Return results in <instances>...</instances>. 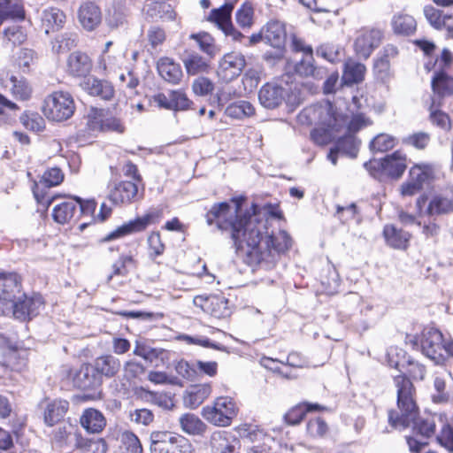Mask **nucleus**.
I'll list each match as a JSON object with an SVG mask.
<instances>
[{
    "mask_svg": "<svg viewBox=\"0 0 453 453\" xmlns=\"http://www.w3.org/2000/svg\"><path fill=\"white\" fill-rule=\"evenodd\" d=\"M244 197L234 198L235 204L232 212L228 203H215L206 213V222H216L219 229L227 231L237 250H244L250 261L262 268L271 269L279 261L280 255L290 249L292 239L286 231L276 234L268 232V219L257 212L252 204L253 213L242 215Z\"/></svg>",
    "mask_w": 453,
    "mask_h": 453,
    "instance_id": "nucleus-1",
    "label": "nucleus"
},
{
    "mask_svg": "<svg viewBox=\"0 0 453 453\" xmlns=\"http://www.w3.org/2000/svg\"><path fill=\"white\" fill-rule=\"evenodd\" d=\"M397 393V410L388 411V422L394 428H406L413 424V430L424 437H430L435 431L434 417L418 418V408L416 403V390L404 375L394 378Z\"/></svg>",
    "mask_w": 453,
    "mask_h": 453,
    "instance_id": "nucleus-2",
    "label": "nucleus"
},
{
    "mask_svg": "<svg viewBox=\"0 0 453 453\" xmlns=\"http://www.w3.org/2000/svg\"><path fill=\"white\" fill-rule=\"evenodd\" d=\"M0 294H4L0 302V315L13 316L21 321L36 316L43 305L41 296L28 297L22 293L21 279L17 273L4 281L0 280Z\"/></svg>",
    "mask_w": 453,
    "mask_h": 453,
    "instance_id": "nucleus-3",
    "label": "nucleus"
},
{
    "mask_svg": "<svg viewBox=\"0 0 453 453\" xmlns=\"http://www.w3.org/2000/svg\"><path fill=\"white\" fill-rule=\"evenodd\" d=\"M312 111L315 115H319L322 123L340 132L355 134L370 125L369 119L364 114L354 115L351 119H349L347 115L337 113L330 102L319 104Z\"/></svg>",
    "mask_w": 453,
    "mask_h": 453,
    "instance_id": "nucleus-4",
    "label": "nucleus"
},
{
    "mask_svg": "<svg viewBox=\"0 0 453 453\" xmlns=\"http://www.w3.org/2000/svg\"><path fill=\"white\" fill-rule=\"evenodd\" d=\"M150 453H195L191 442L184 436L169 431L150 434Z\"/></svg>",
    "mask_w": 453,
    "mask_h": 453,
    "instance_id": "nucleus-5",
    "label": "nucleus"
},
{
    "mask_svg": "<svg viewBox=\"0 0 453 453\" xmlns=\"http://www.w3.org/2000/svg\"><path fill=\"white\" fill-rule=\"evenodd\" d=\"M238 409L232 398L220 396L215 399L212 405H206L202 410L203 418L216 426H229L237 415Z\"/></svg>",
    "mask_w": 453,
    "mask_h": 453,
    "instance_id": "nucleus-6",
    "label": "nucleus"
},
{
    "mask_svg": "<svg viewBox=\"0 0 453 453\" xmlns=\"http://www.w3.org/2000/svg\"><path fill=\"white\" fill-rule=\"evenodd\" d=\"M75 110L73 96L68 92L55 91L49 95L42 107L44 115L53 121H64L70 119Z\"/></svg>",
    "mask_w": 453,
    "mask_h": 453,
    "instance_id": "nucleus-7",
    "label": "nucleus"
},
{
    "mask_svg": "<svg viewBox=\"0 0 453 453\" xmlns=\"http://www.w3.org/2000/svg\"><path fill=\"white\" fill-rule=\"evenodd\" d=\"M63 180L64 173L59 168L53 167L45 171L39 182L35 183L33 188V193L36 201L48 209L58 196L48 197L47 189L59 185Z\"/></svg>",
    "mask_w": 453,
    "mask_h": 453,
    "instance_id": "nucleus-8",
    "label": "nucleus"
},
{
    "mask_svg": "<svg viewBox=\"0 0 453 453\" xmlns=\"http://www.w3.org/2000/svg\"><path fill=\"white\" fill-rule=\"evenodd\" d=\"M162 216V211L159 210H154L146 213L142 217H139L134 220H130L127 223L116 228L111 232L104 238V242H109L113 239H117L133 233L142 232L147 228L150 224H154L158 221Z\"/></svg>",
    "mask_w": 453,
    "mask_h": 453,
    "instance_id": "nucleus-9",
    "label": "nucleus"
},
{
    "mask_svg": "<svg viewBox=\"0 0 453 453\" xmlns=\"http://www.w3.org/2000/svg\"><path fill=\"white\" fill-rule=\"evenodd\" d=\"M383 38V32L378 28H362L354 42L356 54L367 59L372 51L379 47Z\"/></svg>",
    "mask_w": 453,
    "mask_h": 453,
    "instance_id": "nucleus-10",
    "label": "nucleus"
},
{
    "mask_svg": "<svg viewBox=\"0 0 453 453\" xmlns=\"http://www.w3.org/2000/svg\"><path fill=\"white\" fill-rule=\"evenodd\" d=\"M422 352L436 364L444 359V344L442 334L434 328L423 332L421 339Z\"/></svg>",
    "mask_w": 453,
    "mask_h": 453,
    "instance_id": "nucleus-11",
    "label": "nucleus"
},
{
    "mask_svg": "<svg viewBox=\"0 0 453 453\" xmlns=\"http://www.w3.org/2000/svg\"><path fill=\"white\" fill-rule=\"evenodd\" d=\"M245 65V58L241 53H227L219 62L217 74L223 82H230L241 74Z\"/></svg>",
    "mask_w": 453,
    "mask_h": 453,
    "instance_id": "nucleus-12",
    "label": "nucleus"
},
{
    "mask_svg": "<svg viewBox=\"0 0 453 453\" xmlns=\"http://www.w3.org/2000/svg\"><path fill=\"white\" fill-rule=\"evenodd\" d=\"M233 10L234 4L226 3L221 7L211 10L209 20L215 22L226 36H231L234 41H239L244 36L232 24L231 13Z\"/></svg>",
    "mask_w": 453,
    "mask_h": 453,
    "instance_id": "nucleus-13",
    "label": "nucleus"
},
{
    "mask_svg": "<svg viewBox=\"0 0 453 453\" xmlns=\"http://www.w3.org/2000/svg\"><path fill=\"white\" fill-rule=\"evenodd\" d=\"M286 89L274 82L264 84L258 91L260 104L266 109L278 108L285 100Z\"/></svg>",
    "mask_w": 453,
    "mask_h": 453,
    "instance_id": "nucleus-14",
    "label": "nucleus"
},
{
    "mask_svg": "<svg viewBox=\"0 0 453 453\" xmlns=\"http://www.w3.org/2000/svg\"><path fill=\"white\" fill-rule=\"evenodd\" d=\"M88 126L92 130L123 133L125 127L120 119L112 116H104L103 110H92L88 115Z\"/></svg>",
    "mask_w": 453,
    "mask_h": 453,
    "instance_id": "nucleus-15",
    "label": "nucleus"
},
{
    "mask_svg": "<svg viewBox=\"0 0 453 453\" xmlns=\"http://www.w3.org/2000/svg\"><path fill=\"white\" fill-rule=\"evenodd\" d=\"M198 300L203 301V303L200 304V307L214 318L224 319L229 317L231 314V309L228 306V300L224 296H196L194 299V303L197 304Z\"/></svg>",
    "mask_w": 453,
    "mask_h": 453,
    "instance_id": "nucleus-16",
    "label": "nucleus"
},
{
    "mask_svg": "<svg viewBox=\"0 0 453 453\" xmlns=\"http://www.w3.org/2000/svg\"><path fill=\"white\" fill-rule=\"evenodd\" d=\"M342 137H339L335 143V147L330 150L327 156L333 165H336L337 154L342 153L350 157H356L357 155L360 142L354 136L352 133H345Z\"/></svg>",
    "mask_w": 453,
    "mask_h": 453,
    "instance_id": "nucleus-17",
    "label": "nucleus"
},
{
    "mask_svg": "<svg viewBox=\"0 0 453 453\" xmlns=\"http://www.w3.org/2000/svg\"><path fill=\"white\" fill-rule=\"evenodd\" d=\"M80 86L90 96H98L103 100L109 101L114 96V88L111 82L94 76L85 78Z\"/></svg>",
    "mask_w": 453,
    "mask_h": 453,
    "instance_id": "nucleus-18",
    "label": "nucleus"
},
{
    "mask_svg": "<svg viewBox=\"0 0 453 453\" xmlns=\"http://www.w3.org/2000/svg\"><path fill=\"white\" fill-rule=\"evenodd\" d=\"M262 27L265 43L278 50L284 48L287 33L283 23L278 20H271Z\"/></svg>",
    "mask_w": 453,
    "mask_h": 453,
    "instance_id": "nucleus-19",
    "label": "nucleus"
},
{
    "mask_svg": "<svg viewBox=\"0 0 453 453\" xmlns=\"http://www.w3.org/2000/svg\"><path fill=\"white\" fill-rule=\"evenodd\" d=\"M78 18L83 28L88 31H92L101 24L102 12L96 4L87 2L81 5Z\"/></svg>",
    "mask_w": 453,
    "mask_h": 453,
    "instance_id": "nucleus-20",
    "label": "nucleus"
},
{
    "mask_svg": "<svg viewBox=\"0 0 453 453\" xmlns=\"http://www.w3.org/2000/svg\"><path fill=\"white\" fill-rule=\"evenodd\" d=\"M92 69L90 58L81 51L71 53L67 58V73L74 77H86Z\"/></svg>",
    "mask_w": 453,
    "mask_h": 453,
    "instance_id": "nucleus-21",
    "label": "nucleus"
},
{
    "mask_svg": "<svg viewBox=\"0 0 453 453\" xmlns=\"http://www.w3.org/2000/svg\"><path fill=\"white\" fill-rule=\"evenodd\" d=\"M80 423L88 433L99 434L106 426V418L100 411L88 408L81 416Z\"/></svg>",
    "mask_w": 453,
    "mask_h": 453,
    "instance_id": "nucleus-22",
    "label": "nucleus"
},
{
    "mask_svg": "<svg viewBox=\"0 0 453 453\" xmlns=\"http://www.w3.org/2000/svg\"><path fill=\"white\" fill-rule=\"evenodd\" d=\"M138 195V187L134 181H120L110 193V200L116 203H131Z\"/></svg>",
    "mask_w": 453,
    "mask_h": 453,
    "instance_id": "nucleus-23",
    "label": "nucleus"
},
{
    "mask_svg": "<svg viewBox=\"0 0 453 453\" xmlns=\"http://www.w3.org/2000/svg\"><path fill=\"white\" fill-rule=\"evenodd\" d=\"M319 104H317L318 106ZM316 107V105L310 107L305 110L304 114L309 116L312 120H317L320 125L323 126L321 128H315L311 131V139L319 145H325L329 142L331 139H334L337 136V134L341 133L340 131H336L327 125L322 123L319 119V115H315L312 110Z\"/></svg>",
    "mask_w": 453,
    "mask_h": 453,
    "instance_id": "nucleus-24",
    "label": "nucleus"
},
{
    "mask_svg": "<svg viewBox=\"0 0 453 453\" xmlns=\"http://www.w3.org/2000/svg\"><path fill=\"white\" fill-rule=\"evenodd\" d=\"M406 167V156L399 150L383 158V173L392 178H400L405 172Z\"/></svg>",
    "mask_w": 453,
    "mask_h": 453,
    "instance_id": "nucleus-25",
    "label": "nucleus"
},
{
    "mask_svg": "<svg viewBox=\"0 0 453 453\" xmlns=\"http://www.w3.org/2000/svg\"><path fill=\"white\" fill-rule=\"evenodd\" d=\"M211 393V387L209 383L191 387L183 395V403L187 408L196 409Z\"/></svg>",
    "mask_w": 453,
    "mask_h": 453,
    "instance_id": "nucleus-26",
    "label": "nucleus"
},
{
    "mask_svg": "<svg viewBox=\"0 0 453 453\" xmlns=\"http://www.w3.org/2000/svg\"><path fill=\"white\" fill-rule=\"evenodd\" d=\"M391 27L395 35L411 36L417 30V21L411 15L397 13L391 19Z\"/></svg>",
    "mask_w": 453,
    "mask_h": 453,
    "instance_id": "nucleus-27",
    "label": "nucleus"
},
{
    "mask_svg": "<svg viewBox=\"0 0 453 453\" xmlns=\"http://www.w3.org/2000/svg\"><path fill=\"white\" fill-rule=\"evenodd\" d=\"M159 75L166 81L176 84L182 77V71L179 64L169 58H161L157 65Z\"/></svg>",
    "mask_w": 453,
    "mask_h": 453,
    "instance_id": "nucleus-28",
    "label": "nucleus"
},
{
    "mask_svg": "<svg viewBox=\"0 0 453 453\" xmlns=\"http://www.w3.org/2000/svg\"><path fill=\"white\" fill-rule=\"evenodd\" d=\"M238 441L228 437L226 432H215L212 434L210 445L212 453H239L236 448Z\"/></svg>",
    "mask_w": 453,
    "mask_h": 453,
    "instance_id": "nucleus-29",
    "label": "nucleus"
},
{
    "mask_svg": "<svg viewBox=\"0 0 453 453\" xmlns=\"http://www.w3.org/2000/svg\"><path fill=\"white\" fill-rule=\"evenodd\" d=\"M41 20L45 33L50 34V32L58 30L63 27L65 21V15L61 10L50 7L43 10Z\"/></svg>",
    "mask_w": 453,
    "mask_h": 453,
    "instance_id": "nucleus-30",
    "label": "nucleus"
},
{
    "mask_svg": "<svg viewBox=\"0 0 453 453\" xmlns=\"http://www.w3.org/2000/svg\"><path fill=\"white\" fill-rule=\"evenodd\" d=\"M12 96L20 101H27L32 96V88L24 77L12 75L5 84Z\"/></svg>",
    "mask_w": 453,
    "mask_h": 453,
    "instance_id": "nucleus-31",
    "label": "nucleus"
},
{
    "mask_svg": "<svg viewBox=\"0 0 453 453\" xmlns=\"http://www.w3.org/2000/svg\"><path fill=\"white\" fill-rule=\"evenodd\" d=\"M453 212V200L441 195L434 196L428 203L426 214L441 217Z\"/></svg>",
    "mask_w": 453,
    "mask_h": 453,
    "instance_id": "nucleus-32",
    "label": "nucleus"
},
{
    "mask_svg": "<svg viewBox=\"0 0 453 453\" xmlns=\"http://www.w3.org/2000/svg\"><path fill=\"white\" fill-rule=\"evenodd\" d=\"M121 366L119 358L112 355H104L98 357L95 360V370L97 373L104 375L105 377H114L119 371Z\"/></svg>",
    "mask_w": 453,
    "mask_h": 453,
    "instance_id": "nucleus-33",
    "label": "nucleus"
},
{
    "mask_svg": "<svg viewBox=\"0 0 453 453\" xmlns=\"http://www.w3.org/2000/svg\"><path fill=\"white\" fill-rule=\"evenodd\" d=\"M181 430L189 435H202L207 428L205 423L196 414L185 413L179 418Z\"/></svg>",
    "mask_w": 453,
    "mask_h": 453,
    "instance_id": "nucleus-34",
    "label": "nucleus"
},
{
    "mask_svg": "<svg viewBox=\"0 0 453 453\" xmlns=\"http://www.w3.org/2000/svg\"><path fill=\"white\" fill-rule=\"evenodd\" d=\"M431 86L434 93L439 96H453V77L448 75L445 71L434 73Z\"/></svg>",
    "mask_w": 453,
    "mask_h": 453,
    "instance_id": "nucleus-35",
    "label": "nucleus"
},
{
    "mask_svg": "<svg viewBox=\"0 0 453 453\" xmlns=\"http://www.w3.org/2000/svg\"><path fill=\"white\" fill-rule=\"evenodd\" d=\"M25 18V11L21 0H0V25L7 19Z\"/></svg>",
    "mask_w": 453,
    "mask_h": 453,
    "instance_id": "nucleus-36",
    "label": "nucleus"
},
{
    "mask_svg": "<svg viewBox=\"0 0 453 453\" xmlns=\"http://www.w3.org/2000/svg\"><path fill=\"white\" fill-rule=\"evenodd\" d=\"M69 403L64 400H55L47 404L44 411V422L52 426L60 421L67 411Z\"/></svg>",
    "mask_w": 453,
    "mask_h": 453,
    "instance_id": "nucleus-37",
    "label": "nucleus"
},
{
    "mask_svg": "<svg viewBox=\"0 0 453 453\" xmlns=\"http://www.w3.org/2000/svg\"><path fill=\"white\" fill-rule=\"evenodd\" d=\"M383 234L388 244L395 249H405L411 237L408 232L392 225L385 226Z\"/></svg>",
    "mask_w": 453,
    "mask_h": 453,
    "instance_id": "nucleus-38",
    "label": "nucleus"
},
{
    "mask_svg": "<svg viewBox=\"0 0 453 453\" xmlns=\"http://www.w3.org/2000/svg\"><path fill=\"white\" fill-rule=\"evenodd\" d=\"M95 372V367L82 366L74 377V384L81 389H90L99 386L101 381Z\"/></svg>",
    "mask_w": 453,
    "mask_h": 453,
    "instance_id": "nucleus-39",
    "label": "nucleus"
},
{
    "mask_svg": "<svg viewBox=\"0 0 453 453\" xmlns=\"http://www.w3.org/2000/svg\"><path fill=\"white\" fill-rule=\"evenodd\" d=\"M210 58H203L196 52L187 51L183 63L187 73L190 75H196L200 73H206L209 68Z\"/></svg>",
    "mask_w": 453,
    "mask_h": 453,
    "instance_id": "nucleus-40",
    "label": "nucleus"
},
{
    "mask_svg": "<svg viewBox=\"0 0 453 453\" xmlns=\"http://www.w3.org/2000/svg\"><path fill=\"white\" fill-rule=\"evenodd\" d=\"M365 65L352 60H349L344 65L342 80L345 84L350 85L361 82L365 78Z\"/></svg>",
    "mask_w": 453,
    "mask_h": 453,
    "instance_id": "nucleus-41",
    "label": "nucleus"
},
{
    "mask_svg": "<svg viewBox=\"0 0 453 453\" xmlns=\"http://www.w3.org/2000/svg\"><path fill=\"white\" fill-rule=\"evenodd\" d=\"M77 210V203L74 198L72 200L62 202L53 208V219L59 224L68 223Z\"/></svg>",
    "mask_w": 453,
    "mask_h": 453,
    "instance_id": "nucleus-42",
    "label": "nucleus"
},
{
    "mask_svg": "<svg viewBox=\"0 0 453 453\" xmlns=\"http://www.w3.org/2000/svg\"><path fill=\"white\" fill-rule=\"evenodd\" d=\"M434 167L430 164H417L413 165L409 172L411 178L418 187L423 188V185L434 178Z\"/></svg>",
    "mask_w": 453,
    "mask_h": 453,
    "instance_id": "nucleus-43",
    "label": "nucleus"
},
{
    "mask_svg": "<svg viewBox=\"0 0 453 453\" xmlns=\"http://www.w3.org/2000/svg\"><path fill=\"white\" fill-rule=\"evenodd\" d=\"M225 113L232 119H242L253 116L255 114V108L250 102L240 100L229 104L226 108Z\"/></svg>",
    "mask_w": 453,
    "mask_h": 453,
    "instance_id": "nucleus-44",
    "label": "nucleus"
},
{
    "mask_svg": "<svg viewBox=\"0 0 453 453\" xmlns=\"http://www.w3.org/2000/svg\"><path fill=\"white\" fill-rule=\"evenodd\" d=\"M295 70L301 76H312L316 79H321L323 74L322 69L316 68L313 65L312 53L304 55L296 65Z\"/></svg>",
    "mask_w": 453,
    "mask_h": 453,
    "instance_id": "nucleus-45",
    "label": "nucleus"
},
{
    "mask_svg": "<svg viewBox=\"0 0 453 453\" xmlns=\"http://www.w3.org/2000/svg\"><path fill=\"white\" fill-rule=\"evenodd\" d=\"M78 35L75 33L65 32L55 38L52 42V50L63 53L76 46Z\"/></svg>",
    "mask_w": 453,
    "mask_h": 453,
    "instance_id": "nucleus-46",
    "label": "nucleus"
},
{
    "mask_svg": "<svg viewBox=\"0 0 453 453\" xmlns=\"http://www.w3.org/2000/svg\"><path fill=\"white\" fill-rule=\"evenodd\" d=\"M19 121L25 128L33 132H41L45 127L44 119L37 112L25 111L19 117Z\"/></svg>",
    "mask_w": 453,
    "mask_h": 453,
    "instance_id": "nucleus-47",
    "label": "nucleus"
},
{
    "mask_svg": "<svg viewBox=\"0 0 453 453\" xmlns=\"http://www.w3.org/2000/svg\"><path fill=\"white\" fill-rule=\"evenodd\" d=\"M121 449L123 453H142V447L139 438L131 431L121 434Z\"/></svg>",
    "mask_w": 453,
    "mask_h": 453,
    "instance_id": "nucleus-48",
    "label": "nucleus"
},
{
    "mask_svg": "<svg viewBox=\"0 0 453 453\" xmlns=\"http://www.w3.org/2000/svg\"><path fill=\"white\" fill-rule=\"evenodd\" d=\"M395 145L394 136L388 134H380L376 135L370 142V149L376 152H385L393 149Z\"/></svg>",
    "mask_w": 453,
    "mask_h": 453,
    "instance_id": "nucleus-49",
    "label": "nucleus"
},
{
    "mask_svg": "<svg viewBox=\"0 0 453 453\" xmlns=\"http://www.w3.org/2000/svg\"><path fill=\"white\" fill-rule=\"evenodd\" d=\"M424 14L429 24L435 29L441 30L445 25L446 12L440 11L434 6L428 5L424 8Z\"/></svg>",
    "mask_w": 453,
    "mask_h": 453,
    "instance_id": "nucleus-50",
    "label": "nucleus"
},
{
    "mask_svg": "<svg viewBox=\"0 0 453 453\" xmlns=\"http://www.w3.org/2000/svg\"><path fill=\"white\" fill-rule=\"evenodd\" d=\"M342 49L334 43H324L317 49V55L331 63L338 61L342 56Z\"/></svg>",
    "mask_w": 453,
    "mask_h": 453,
    "instance_id": "nucleus-51",
    "label": "nucleus"
},
{
    "mask_svg": "<svg viewBox=\"0 0 453 453\" xmlns=\"http://www.w3.org/2000/svg\"><path fill=\"white\" fill-rule=\"evenodd\" d=\"M431 137L428 133L418 132L403 138V143L412 146L417 150H424L430 142Z\"/></svg>",
    "mask_w": 453,
    "mask_h": 453,
    "instance_id": "nucleus-52",
    "label": "nucleus"
},
{
    "mask_svg": "<svg viewBox=\"0 0 453 453\" xmlns=\"http://www.w3.org/2000/svg\"><path fill=\"white\" fill-rule=\"evenodd\" d=\"M128 417L131 422L142 426H149L154 420L153 412L145 408L130 411Z\"/></svg>",
    "mask_w": 453,
    "mask_h": 453,
    "instance_id": "nucleus-53",
    "label": "nucleus"
},
{
    "mask_svg": "<svg viewBox=\"0 0 453 453\" xmlns=\"http://www.w3.org/2000/svg\"><path fill=\"white\" fill-rule=\"evenodd\" d=\"M254 11L250 4H243L235 13L236 22L242 27H250L253 23Z\"/></svg>",
    "mask_w": 453,
    "mask_h": 453,
    "instance_id": "nucleus-54",
    "label": "nucleus"
},
{
    "mask_svg": "<svg viewBox=\"0 0 453 453\" xmlns=\"http://www.w3.org/2000/svg\"><path fill=\"white\" fill-rule=\"evenodd\" d=\"M177 339L186 342L188 344H196L218 350H226L225 346L219 343H213L207 337H193L188 334H180L177 336Z\"/></svg>",
    "mask_w": 453,
    "mask_h": 453,
    "instance_id": "nucleus-55",
    "label": "nucleus"
},
{
    "mask_svg": "<svg viewBox=\"0 0 453 453\" xmlns=\"http://www.w3.org/2000/svg\"><path fill=\"white\" fill-rule=\"evenodd\" d=\"M430 120L431 122L445 131H449L451 128V120L449 116L440 110H433V105L430 107Z\"/></svg>",
    "mask_w": 453,
    "mask_h": 453,
    "instance_id": "nucleus-56",
    "label": "nucleus"
},
{
    "mask_svg": "<svg viewBox=\"0 0 453 453\" xmlns=\"http://www.w3.org/2000/svg\"><path fill=\"white\" fill-rule=\"evenodd\" d=\"M398 48L394 44H387L384 46L381 56L377 61L376 65L386 70L389 66L390 60L395 58L398 56Z\"/></svg>",
    "mask_w": 453,
    "mask_h": 453,
    "instance_id": "nucleus-57",
    "label": "nucleus"
},
{
    "mask_svg": "<svg viewBox=\"0 0 453 453\" xmlns=\"http://www.w3.org/2000/svg\"><path fill=\"white\" fill-rule=\"evenodd\" d=\"M192 89L196 95L204 96L213 91L214 83L208 78L201 76L193 81Z\"/></svg>",
    "mask_w": 453,
    "mask_h": 453,
    "instance_id": "nucleus-58",
    "label": "nucleus"
},
{
    "mask_svg": "<svg viewBox=\"0 0 453 453\" xmlns=\"http://www.w3.org/2000/svg\"><path fill=\"white\" fill-rule=\"evenodd\" d=\"M328 431L326 422L321 418L311 419L307 423V432L312 437H323Z\"/></svg>",
    "mask_w": 453,
    "mask_h": 453,
    "instance_id": "nucleus-59",
    "label": "nucleus"
},
{
    "mask_svg": "<svg viewBox=\"0 0 453 453\" xmlns=\"http://www.w3.org/2000/svg\"><path fill=\"white\" fill-rule=\"evenodd\" d=\"M436 440L441 447L453 453V427L450 425L443 426Z\"/></svg>",
    "mask_w": 453,
    "mask_h": 453,
    "instance_id": "nucleus-60",
    "label": "nucleus"
},
{
    "mask_svg": "<svg viewBox=\"0 0 453 453\" xmlns=\"http://www.w3.org/2000/svg\"><path fill=\"white\" fill-rule=\"evenodd\" d=\"M190 38L195 40L199 47V49L206 53L211 58L214 55V46L211 42V37L207 34H192Z\"/></svg>",
    "mask_w": 453,
    "mask_h": 453,
    "instance_id": "nucleus-61",
    "label": "nucleus"
},
{
    "mask_svg": "<svg viewBox=\"0 0 453 453\" xmlns=\"http://www.w3.org/2000/svg\"><path fill=\"white\" fill-rule=\"evenodd\" d=\"M4 35L13 44H20L26 40V34L21 27L12 25L4 30Z\"/></svg>",
    "mask_w": 453,
    "mask_h": 453,
    "instance_id": "nucleus-62",
    "label": "nucleus"
},
{
    "mask_svg": "<svg viewBox=\"0 0 453 453\" xmlns=\"http://www.w3.org/2000/svg\"><path fill=\"white\" fill-rule=\"evenodd\" d=\"M175 370L179 375L191 381L195 380L197 375L196 364L191 365L184 360L178 362Z\"/></svg>",
    "mask_w": 453,
    "mask_h": 453,
    "instance_id": "nucleus-63",
    "label": "nucleus"
},
{
    "mask_svg": "<svg viewBox=\"0 0 453 453\" xmlns=\"http://www.w3.org/2000/svg\"><path fill=\"white\" fill-rule=\"evenodd\" d=\"M172 105L174 111H184L189 107L190 100L187 97V95L180 90L171 91Z\"/></svg>",
    "mask_w": 453,
    "mask_h": 453,
    "instance_id": "nucleus-64",
    "label": "nucleus"
}]
</instances>
